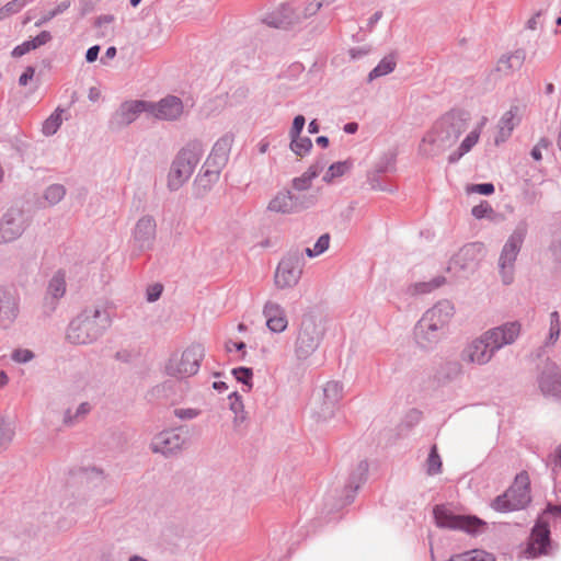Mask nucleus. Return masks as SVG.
I'll return each mask as SVG.
<instances>
[{
    "label": "nucleus",
    "instance_id": "56",
    "mask_svg": "<svg viewBox=\"0 0 561 561\" xmlns=\"http://www.w3.org/2000/svg\"><path fill=\"white\" fill-rule=\"evenodd\" d=\"M306 124V118L302 115H297L294 117L291 128L289 130L290 138H296L300 136Z\"/></svg>",
    "mask_w": 561,
    "mask_h": 561
},
{
    "label": "nucleus",
    "instance_id": "21",
    "mask_svg": "<svg viewBox=\"0 0 561 561\" xmlns=\"http://www.w3.org/2000/svg\"><path fill=\"white\" fill-rule=\"evenodd\" d=\"M204 154V146L201 140L194 139L188 141L175 156L176 165L186 170L190 174L194 173L195 168L199 163Z\"/></svg>",
    "mask_w": 561,
    "mask_h": 561
},
{
    "label": "nucleus",
    "instance_id": "32",
    "mask_svg": "<svg viewBox=\"0 0 561 561\" xmlns=\"http://www.w3.org/2000/svg\"><path fill=\"white\" fill-rule=\"evenodd\" d=\"M397 66L396 56L393 54H389L385 56L378 65L368 73V81L371 82L379 77L387 76L391 73Z\"/></svg>",
    "mask_w": 561,
    "mask_h": 561
},
{
    "label": "nucleus",
    "instance_id": "42",
    "mask_svg": "<svg viewBox=\"0 0 561 561\" xmlns=\"http://www.w3.org/2000/svg\"><path fill=\"white\" fill-rule=\"evenodd\" d=\"M377 172L383 174L396 170V153L386 152L380 160L376 163L375 169Z\"/></svg>",
    "mask_w": 561,
    "mask_h": 561
},
{
    "label": "nucleus",
    "instance_id": "57",
    "mask_svg": "<svg viewBox=\"0 0 561 561\" xmlns=\"http://www.w3.org/2000/svg\"><path fill=\"white\" fill-rule=\"evenodd\" d=\"M329 245H330V236L328 233L320 236L313 245L314 254L320 255V254L324 253L329 249Z\"/></svg>",
    "mask_w": 561,
    "mask_h": 561
},
{
    "label": "nucleus",
    "instance_id": "14",
    "mask_svg": "<svg viewBox=\"0 0 561 561\" xmlns=\"http://www.w3.org/2000/svg\"><path fill=\"white\" fill-rule=\"evenodd\" d=\"M149 108H152L150 101L131 100L123 102L117 111L113 114L110 126L112 128H121L134 123L141 113L149 114Z\"/></svg>",
    "mask_w": 561,
    "mask_h": 561
},
{
    "label": "nucleus",
    "instance_id": "59",
    "mask_svg": "<svg viewBox=\"0 0 561 561\" xmlns=\"http://www.w3.org/2000/svg\"><path fill=\"white\" fill-rule=\"evenodd\" d=\"M162 291H163V287L161 284H153V285L149 286L147 289V300L149 302L157 301L161 297Z\"/></svg>",
    "mask_w": 561,
    "mask_h": 561
},
{
    "label": "nucleus",
    "instance_id": "3",
    "mask_svg": "<svg viewBox=\"0 0 561 561\" xmlns=\"http://www.w3.org/2000/svg\"><path fill=\"white\" fill-rule=\"evenodd\" d=\"M111 324L112 318L107 308L89 307L69 322L66 337L71 344H92L105 333Z\"/></svg>",
    "mask_w": 561,
    "mask_h": 561
},
{
    "label": "nucleus",
    "instance_id": "4",
    "mask_svg": "<svg viewBox=\"0 0 561 561\" xmlns=\"http://www.w3.org/2000/svg\"><path fill=\"white\" fill-rule=\"evenodd\" d=\"M367 473L368 462L366 460L359 461L350 473L341 493L335 490L327 494L321 518L328 523L337 519V513L354 501L358 489L367 479Z\"/></svg>",
    "mask_w": 561,
    "mask_h": 561
},
{
    "label": "nucleus",
    "instance_id": "35",
    "mask_svg": "<svg viewBox=\"0 0 561 561\" xmlns=\"http://www.w3.org/2000/svg\"><path fill=\"white\" fill-rule=\"evenodd\" d=\"M448 561H495L494 557L480 549H473L453 556Z\"/></svg>",
    "mask_w": 561,
    "mask_h": 561
},
{
    "label": "nucleus",
    "instance_id": "58",
    "mask_svg": "<svg viewBox=\"0 0 561 561\" xmlns=\"http://www.w3.org/2000/svg\"><path fill=\"white\" fill-rule=\"evenodd\" d=\"M199 414V411L192 408L186 409H175L174 415L179 417L180 420H193L197 417Z\"/></svg>",
    "mask_w": 561,
    "mask_h": 561
},
{
    "label": "nucleus",
    "instance_id": "37",
    "mask_svg": "<svg viewBox=\"0 0 561 561\" xmlns=\"http://www.w3.org/2000/svg\"><path fill=\"white\" fill-rule=\"evenodd\" d=\"M233 139L234 137L232 134H225L215 142L210 152L220 156L221 158L228 161Z\"/></svg>",
    "mask_w": 561,
    "mask_h": 561
},
{
    "label": "nucleus",
    "instance_id": "29",
    "mask_svg": "<svg viewBox=\"0 0 561 561\" xmlns=\"http://www.w3.org/2000/svg\"><path fill=\"white\" fill-rule=\"evenodd\" d=\"M526 58V51L522 48L516 49L510 55L503 56L497 62V70L508 75L515 70H518Z\"/></svg>",
    "mask_w": 561,
    "mask_h": 561
},
{
    "label": "nucleus",
    "instance_id": "5",
    "mask_svg": "<svg viewBox=\"0 0 561 561\" xmlns=\"http://www.w3.org/2000/svg\"><path fill=\"white\" fill-rule=\"evenodd\" d=\"M324 337V328L312 313H305L297 328L294 341L295 358L302 363L319 348Z\"/></svg>",
    "mask_w": 561,
    "mask_h": 561
},
{
    "label": "nucleus",
    "instance_id": "39",
    "mask_svg": "<svg viewBox=\"0 0 561 561\" xmlns=\"http://www.w3.org/2000/svg\"><path fill=\"white\" fill-rule=\"evenodd\" d=\"M312 148V141L309 137L298 136L296 138H290V149L291 151L300 157L306 156Z\"/></svg>",
    "mask_w": 561,
    "mask_h": 561
},
{
    "label": "nucleus",
    "instance_id": "41",
    "mask_svg": "<svg viewBox=\"0 0 561 561\" xmlns=\"http://www.w3.org/2000/svg\"><path fill=\"white\" fill-rule=\"evenodd\" d=\"M561 331L560 316L558 311H552L550 313V323H549V335L547 339V345H553L559 336Z\"/></svg>",
    "mask_w": 561,
    "mask_h": 561
},
{
    "label": "nucleus",
    "instance_id": "48",
    "mask_svg": "<svg viewBox=\"0 0 561 561\" xmlns=\"http://www.w3.org/2000/svg\"><path fill=\"white\" fill-rule=\"evenodd\" d=\"M35 354L28 348H15L11 353V359L18 364H26L33 360Z\"/></svg>",
    "mask_w": 561,
    "mask_h": 561
},
{
    "label": "nucleus",
    "instance_id": "43",
    "mask_svg": "<svg viewBox=\"0 0 561 561\" xmlns=\"http://www.w3.org/2000/svg\"><path fill=\"white\" fill-rule=\"evenodd\" d=\"M65 194L66 188L61 184H51L45 190L44 197L50 205H56L65 197Z\"/></svg>",
    "mask_w": 561,
    "mask_h": 561
},
{
    "label": "nucleus",
    "instance_id": "18",
    "mask_svg": "<svg viewBox=\"0 0 561 561\" xmlns=\"http://www.w3.org/2000/svg\"><path fill=\"white\" fill-rule=\"evenodd\" d=\"M538 383L545 396L561 401V371L557 364L547 362L538 377Z\"/></svg>",
    "mask_w": 561,
    "mask_h": 561
},
{
    "label": "nucleus",
    "instance_id": "44",
    "mask_svg": "<svg viewBox=\"0 0 561 561\" xmlns=\"http://www.w3.org/2000/svg\"><path fill=\"white\" fill-rule=\"evenodd\" d=\"M14 436V430L9 422L0 420V453L5 450Z\"/></svg>",
    "mask_w": 561,
    "mask_h": 561
},
{
    "label": "nucleus",
    "instance_id": "47",
    "mask_svg": "<svg viewBox=\"0 0 561 561\" xmlns=\"http://www.w3.org/2000/svg\"><path fill=\"white\" fill-rule=\"evenodd\" d=\"M442 460L437 453L436 446H432L427 457V473L435 476L440 472Z\"/></svg>",
    "mask_w": 561,
    "mask_h": 561
},
{
    "label": "nucleus",
    "instance_id": "17",
    "mask_svg": "<svg viewBox=\"0 0 561 561\" xmlns=\"http://www.w3.org/2000/svg\"><path fill=\"white\" fill-rule=\"evenodd\" d=\"M519 333V322L512 321L500 327L492 328L484 332L483 335L496 353L502 347L514 343Z\"/></svg>",
    "mask_w": 561,
    "mask_h": 561
},
{
    "label": "nucleus",
    "instance_id": "10",
    "mask_svg": "<svg viewBox=\"0 0 561 561\" xmlns=\"http://www.w3.org/2000/svg\"><path fill=\"white\" fill-rule=\"evenodd\" d=\"M203 357V346L201 344H193L181 355L174 354L171 356L165 366L167 374L179 378L193 376L199 370Z\"/></svg>",
    "mask_w": 561,
    "mask_h": 561
},
{
    "label": "nucleus",
    "instance_id": "1",
    "mask_svg": "<svg viewBox=\"0 0 561 561\" xmlns=\"http://www.w3.org/2000/svg\"><path fill=\"white\" fill-rule=\"evenodd\" d=\"M468 115L461 111H451L442 116L425 135L420 151L434 157L450 148L467 129Z\"/></svg>",
    "mask_w": 561,
    "mask_h": 561
},
{
    "label": "nucleus",
    "instance_id": "24",
    "mask_svg": "<svg viewBox=\"0 0 561 561\" xmlns=\"http://www.w3.org/2000/svg\"><path fill=\"white\" fill-rule=\"evenodd\" d=\"M343 386L339 381H328L322 389L323 403L319 417L328 420L334 415L335 408L342 399Z\"/></svg>",
    "mask_w": 561,
    "mask_h": 561
},
{
    "label": "nucleus",
    "instance_id": "6",
    "mask_svg": "<svg viewBox=\"0 0 561 561\" xmlns=\"http://www.w3.org/2000/svg\"><path fill=\"white\" fill-rule=\"evenodd\" d=\"M435 524L439 528L462 530L477 536L484 531L486 523L476 515H457L447 505L438 504L433 508Z\"/></svg>",
    "mask_w": 561,
    "mask_h": 561
},
{
    "label": "nucleus",
    "instance_id": "49",
    "mask_svg": "<svg viewBox=\"0 0 561 561\" xmlns=\"http://www.w3.org/2000/svg\"><path fill=\"white\" fill-rule=\"evenodd\" d=\"M551 463H552V474L554 480L561 484V444L558 445L551 455Z\"/></svg>",
    "mask_w": 561,
    "mask_h": 561
},
{
    "label": "nucleus",
    "instance_id": "63",
    "mask_svg": "<svg viewBox=\"0 0 561 561\" xmlns=\"http://www.w3.org/2000/svg\"><path fill=\"white\" fill-rule=\"evenodd\" d=\"M99 53H100L99 45H93V46L89 47L85 53L87 62H89V64L94 62L98 59Z\"/></svg>",
    "mask_w": 561,
    "mask_h": 561
},
{
    "label": "nucleus",
    "instance_id": "52",
    "mask_svg": "<svg viewBox=\"0 0 561 561\" xmlns=\"http://www.w3.org/2000/svg\"><path fill=\"white\" fill-rule=\"evenodd\" d=\"M227 160L221 158L220 156L214 154L213 152L209 153L204 164L208 168H213L214 170H217L218 172H221V170L226 167Z\"/></svg>",
    "mask_w": 561,
    "mask_h": 561
},
{
    "label": "nucleus",
    "instance_id": "61",
    "mask_svg": "<svg viewBox=\"0 0 561 561\" xmlns=\"http://www.w3.org/2000/svg\"><path fill=\"white\" fill-rule=\"evenodd\" d=\"M322 8L321 2L319 0L309 1L304 9V16L310 18L314 15Z\"/></svg>",
    "mask_w": 561,
    "mask_h": 561
},
{
    "label": "nucleus",
    "instance_id": "45",
    "mask_svg": "<svg viewBox=\"0 0 561 561\" xmlns=\"http://www.w3.org/2000/svg\"><path fill=\"white\" fill-rule=\"evenodd\" d=\"M70 0H64L59 2L53 10L46 12L36 23V26H42L43 24L49 22L55 16L64 13L66 10L70 8Z\"/></svg>",
    "mask_w": 561,
    "mask_h": 561
},
{
    "label": "nucleus",
    "instance_id": "46",
    "mask_svg": "<svg viewBox=\"0 0 561 561\" xmlns=\"http://www.w3.org/2000/svg\"><path fill=\"white\" fill-rule=\"evenodd\" d=\"M230 410L234 413V420H244V405L241 396L234 391L229 396Z\"/></svg>",
    "mask_w": 561,
    "mask_h": 561
},
{
    "label": "nucleus",
    "instance_id": "34",
    "mask_svg": "<svg viewBox=\"0 0 561 561\" xmlns=\"http://www.w3.org/2000/svg\"><path fill=\"white\" fill-rule=\"evenodd\" d=\"M219 175L220 172L214 170L213 168H207L206 164H203L196 178V182L198 186L203 187L204 191H208L210 190L211 185L218 181Z\"/></svg>",
    "mask_w": 561,
    "mask_h": 561
},
{
    "label": "nucleus",
    "instance_id": "22",
    "mask_svg": "<svg viewBox=\"0 0 561 561\" xmlns=\"http://www.w3.org/2000/svg\"><path fill=\"white\" fill-rule=\"evenodd\" d=\"M152 108H149V115L163 121H175L183 113L182 100L174 95L161 99L159 102H151Z\"/></svg>",
    "mask_w": 561,
    "mask_h": 561
},
{
    "label": "nucleus",
    "instance_id": "12",
    "mask_svg": "<svg viewBox=\"0 0 561 561\" xmlns=\"http://www.w3.org/2000/svg\"><path fill=\"white\" fill-rule=\"evenodd\" d=\"M183 427L167 430L157 434L150 444L151 450L165 457L180 453L186 442Z\"/></svg>",
    "mask_w": 561,
    "mask_h": 561
},
{
    "label": "nucleus",
    "instance_id": "54",
    "mask_svg": "<svg viewBox=\"0 0 561 561\" xmlns=\"http://www.w3.org/2000/svg\"><path fill=\"white\" fill-rule=\"evenodd\" d=\"M468 191L470 193H477L480 195H491L494 193L495 187L492 183H479V184H472L468 187Z\"/></svg>",
    "mask_w": 561,
    "mask_h": 561
},
{
    "label": "nucleus",
    "instance_id": "60",
    "mask_svg": "<svg viewBox=\"0 0 561 561\" xmlns=\"http://www.w3.org/2000/svg\"><path fill=\"white\" fill-rule=\"evenodd\" d=\"M550 142L547 138H541L539 142L531 149V158L536 161H540L542 159V148H548Z\"/></svg>",
    "mask_w": 561,
    "mask_h": 561
},
{
    "label": "nucleus",
    "instance_id": "40",
    "mask_svg": "<svg viewBox=\"0 0 561 561\" xmlns=\"http://www.w3.org/2000/svg\"><path fill=\"white\" fill-rule=\"evenodd\" d=\"M485 122H486V118L483 117L481 123L479 124V126L476 129L471 130L465 137V139L461 141L459 147L461 148L462 152L468 153L472 149V147L478 142V140L480 138L481 129L484 126Z\"/></svg>",
    "mask_w": 561,
    "mask_h": 561
},
{
    "label": "nucleus",
    "instance_id": "62",
    "mask_svg": "<svg viewBox=\"0 0 561 561\" xmlns=\"http://www.w3.org/2000/svg\"><path fill=\"white\" fill-rule=\"evenodd\" d=\"M34 75L35 68L32 66H27L19 78V84L23 87L26 85L28 81L33 79Z\"/></svg>",
    "mask_w": 561,
    "mask_h": 561
},
{
    "label": "nucleus",
    "instance_id": "38",
    "mask_svg": "<svg viewBox=\"0 0 561 561\" xmlns=\"http://www.w3.org/2000/svg\"><path fill=\"white\" fill-rule=\"evenodd\" d=\"M233 377L238 382L243 385V391H250L252 389L253 370L249 367H236L231 370Z\"/></svg>",
    "mask_w": 561,
    "mask_h": 561
},
{
    "label": "nucleus",
    "instance_id": "53",
    "mask_svg": "<svg viewBox=\"0 0 561 561\" xmlns=\"http://www.w3.org/2000/svg\"><path fill=\"white\" fill-rule=\"evenodd\" d=\"M493 211L491 205L483 201L471 209V214L477 219H482Z\"/></svg>",
    "mask_w": 561,
    "mask_h": 561
},
{
    "label": "nucleus",
    "instance_id": "55",
    "mask_svg": "<svg viewBox=\"0 0 561 561\" xmlns=\"http://www.w3.org/2000/svg\"><path fill=\"white\" fill-rule=\"evenodd\" d=\"M312 179L305 172L293 180V187L296 191H306L311 186Z\"/></svg>",
    "mask_w": 561,
    "mask_h": 561
},
{
    "label": "nucleus",
    "instance_id": "26",
    "mask_svg": "<svg viewBox=\"0 0 561 561\" xmlns=\"http://www.w3.org/2000/svg\"><path fill=\"white\" fill-rule=\"evenodd\" d=\"M66 294V275L62 271L56 272L48 282L44 307L48 312L55 311L57 302Z\"/></svg>",
    "mask_w": 561,
    "mask_h": 561
},
{
    "label": "nucleus",
    "instance_id": "8",
    "mask_svg": "<svg viewBox=\"0 0 561 561\" xmlns=\"http://www.w3.org/2000/svg\"><path fill=\"white\" fill-rule=\"evenodd\" d=\"M530 502L529 481L526 473L517 474L513 485L492 502L496 512L507 513L524 508Z\"/></svg>",
    "mask_w": 561,
    "mask_h": 561
},
{
    "label": "nucleus",
    "instance_id": "16",
    "mask_svg": "<svg viewBox=\"0 0 561 561\" xmlns=\"http://www.w3.org/2000/svg\"><path fill=\"white\" fill-rule=\"evenodd\" d=\"M483 244L472 242L465 244L449 262L448 270L459 268L465 272H472L482 256Z\"/></svg>",
    "mask_w": 561,
    "mask_h": 561
},
{
    "label": "nucleus",
    "instance_id": "33",
    "mask_svg": "<svg viewBox=\"0 0 561 561\" xmlns=\"http://www.w3.org/2000/svg\"><path fill=\"white\" fill-rule=\"evenodd\" d=\"M353 168V161L352 160H344L332 163L325 174L323 175V181L325 183L333 182L334 179L340 178L347 173Z\"/></svg>",
    "mask_w": 561,
    "mask_h": 561
},
{
    "label": "nucleus",
    "instance_id": "30",
    "mask_svg": "<svg viewBox=\"0 0 561 561\" xmlns=\"http://www.w3.org/2000/svg\"><path fill=\"white\" fill-rule=\"evenodd\" d=\"M192 176L186 170H183L181 167L176 165L174 161H172L169 174H168V188L172 192L181 188Z\"/></svg>",
    "mask_w": 561,
    "mask_h": 561
},
{
    "label": "nucleus",
    "instance_id": "20",
    "mask_svg": "<svg viewBox=\"0 0 561 561\" xmlns=\"http://www.w3.org/2000/svg\"><path fill=\"white\" fill-rule=\"evenodd\" d=\"M19 316V297L14 289L0 286V328L9 329Z\"/></svg>",
    "mask_w": 561,
    "mask_h": 561
},
{
    "label": "nucleus",
    "instance_id": "9",
    "mask_svg": "<svg viewBox=\"0 0 561 561\" xmlns=\"http://www.w3.org/2000/svg\"><path fill=\"white\" fill-rule=\"evenodd\" d=\"M304 266V253L299 249L288 251L276 267L274 275L275 286L278 289L295 287L301 277Z\"/></svg>",
    "mask_w": 561,
    "mask_h": 561
},
{
    "label": "nucleus",
    "instance_id": "28",
    "mask_svg": "<svg viewBox=\"0 0 561 561\" xmlns=\"http://www.w3.org/2000/svg\"><path fill=\"white\" fill-rule=\"evenodd\" d=\"M51 39V34L48 31H42L35 37L24 41L20 45L15 46L11 53L12 57L20 58L33 49H36Z\"/></svg>",
    "mask_w": 561,
    "mask_h": 561
},
{
    "label": "nucleus",
    "instance_id": "15",
    "mask_svg": "<svg viewBox=\"0 0 561 561\" xmlns=\"http://www.w3.org/2000/svg\"><path fill=\"white\" fill-rule=\"evenodd\" d=\"M157 225L152 216L146 215L138 219L133 231L134 247L137 254L149 251L153 248Z\"/></svg>",
    "mask_w": 561,
    "mask_h": 561
},
{
    "label": "nucleus",
    "instance_id": "25",
    "mask_svg": "<svg viewBox=\"0 0 561 561\" xmlns=\"http://www.w3.org/2000/svg\"><path fill=\"white\" fill-rule=\"evenodd\" d=\"M311 201L307 204H300L299 198L291 194L290 191L279 192L268 204V210L279 214L295 213L301 208L311 205Z\"/></svg>",
    "mask_w": 561,
    "mask_h": 561
},
{
    "label": "nucleus",
    "instance_id": "7",
    "mask_svg": "<svg viewBox=\"0 0 561 561\" xmlns=\"http://www.w3.org/2000/svg\"><path fill=\"white\" fill-rule=\"evenodd\" d=\"M526 234V225L523 222L518 224L502 248L499 257V271L505 285L512 284L514 279V264Z\"/></svg>",
    "mask_w": 561,
    "mask_h": 561
},
{
    "label": "nucleus",
    "instance_id": "27",
    "mask_svg": "<svg viewBox=\"0 0 561 561\" xmlns=\"http://www.w3.org/2000/svg\"><path fill=\"white\" fill-rule=\"evenodd\" d=\"M517 113H518V106L513 105L501 117L499 125H497L499 131L495 137L496 145L506 141L510 138V136L512 135V131L514 130L515 126L517 125V121H516Z\"/></svg>",
    "mask_w": 561,
    "mask_h": 561
},
{
    "label": "nucleus",
    "instance_id": "11",
    "mask_svg": "<svg viewBox=\"0 0 561 561\" xmlns=\"http://www.w3.org/2000/svg\"><path fill=\"white\" fill-rule=\"evenodd\" d=\"M28 215L15 207L9 208L0 219V244L18 240L30 226Z\"/></svg>",
    "mask_w": 561,
    "mask_h": 561
},
{
    "label": "nucleus",
    "instance_id": "23",
    "mask_svg": "<svg viewBox=\"0 0 561 561\" xmlns=\"http://www.w3.org/2000/svg\"><path fill=\"white\" fill-rule=\"evenodd\" d=\"M267 329L273 333H283L288 327L285 309L275 301H266L263 307Z\"/></svg>",
    "mask_w": 561,
    "mask_h": 561
},
{
    "label": "nucleus",
    "instance_id": "2",
    "mask_svg": "<svg viewBox=\"0 0 561 561\" xmlns=\"http://www.w3.org/2000/svg\"><path fill=\"white\" fill-rule=\"evenodd\" d=\"M454 313V305L447 299L427 309L414 327L416 344L423 350H433L446 335Z\"/></svg>",
    "mask_w": 561,
    "mask_h": 561
},
{
    "label": "nucleus",
    "instance_id": "13",
    "mask_svg": "<svg viewBox=\"0 0 561 561\" xmlns=\"http://www.w3.org/2000/svg\"><path fill=\"white\" fill-rule=\"evenodd\" d=\"M550 526L541 517L538 518L531 528L530 536L525 549L527 559H535L548 553L551 545Z\"/></svg>",
    "mask_w": 561,
    "mask_h": 561
},
{
    "label": "nucleus",
    "instance_id": "51",
    "mask_svg": "<svg viewBox=\"0 0 561 561\" xmlns=\"http://www.w3.org/2000/svg\"><path fill=\"white\" fill-rule=\"evenodd\" d=\"M33 1L34 0H12V1H9L2 8V11H4L7 15L15 14Z\"/></svg>",
    "mask_w": 561,
    "mask_h": 561
},
{
    "label": "nucleus",
    "instance_id": "31",
    "mask_svg": "<svg viewBox=\"0 0 561 561\" xmlns=\"http://www.w3.org/2000/svg\"><path fill=\"white\" fill-rule=\"evenodd\" d=\"M92 405L89 402H82L72 411L71 409H67L64 413L62 423L67 427L75 426L84 420V417L91 412Z\"/></svg>",
    "mask_w": 561,
    "mask_h": 561
},
{
    "label": "nucleus",
    "instance_id": "36",
    "mask_svg": "<svg viewBox=\"0 0 561 561\" xmlns=\"http://www.w3.org/2000/svg\"><path fill=\"white\" fill-rule=\"evenodd\" d=\"M64 110L60 107H57L43 123L42 131L45 136H53L57 133V130L60 128L62 118Z\"/></svg>",
    "mask_w": 561,
    "mask_h": 561
},
{
    "label": "nucleus",
    "instance_id": "64",
    "mask_svg": "<svg viewBox=\"0 0 561 561\" xmlns=\"http://www.w3.org/2000/svg\"><path fill=\"white\" fill-rule=\"evenodd\" d=\"M543 10L540 9L527 21L526 27L529 30H536L539 23V18L543 14Z\"/></svg>",
    "mask_w": 561,
    "mask_h": 561
},
{
    "label": "nucleus",
    "instance_id": "50",
    "mask_svg": "<svg viewBox=\"0 0 561 561\" xmlns=\"http://www.w3.org/2000/svg\"><path fill=\"white\" fill-rule=\"evenodd\" d=\"M367 182L371 190L375 191H389L388 186L383 184L381 180V173L377 172L376 170H373L368 172L367 174Z\"/></svg>",
    "mask_w": 561,
    "mask_h": 561
},
{
    "label": "nucleus",
    "instance_id": "19",
    "mask_svg": "<svg viewBox=\"0 0 561 561\" xmlns=\"http://www.w3.org/2000/svg\"><path fill=\"white\" fill-rule=\"evenodd\" d=\"M495 351L482 334L480 337L471 341L462 351L461 358L463 362L477 365H484L491 360Z\"/></svg>",
    "mask_w": 561,
    "mask_h": 561
}]
</instances>
